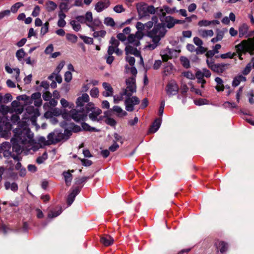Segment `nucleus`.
I'll return each instance as SVG.
<instances>
[{"label":"nucleus","mask_w":254,"mask_h":254,"mask_svg":"<svg viewBox=\"0 0 254 254\" xmlns=\"http://www.w3.org/2000/svg\"><path fill=\"white\" fill-rule=\"evenodd\" d=\"M14 132V137L11 139L13 151L17 154L22 152L27 154L31 150L35 152L39 148V144L34 139V134L27 125H24L22 128H16Z\"/></svg>","instance_id":"nucleus-1"},{"label":"nucleus","mask_w":254,"mask_h":254,"mask_svg":"<svg viewBox=\"0 0 254 254\" xmlns=\"http://www.w3.org/2000/svg\"><path fill=\"white\" fill-rule=\"evenodd\" d=\"M143 36V34L141 31H137L135 34H130L127 37V45L125 49L126 54L127 55L132 54L136 57H139L140 59V62L141 64L143 63V59L136 47L140 45L139 41L142 38Z\"/></svg>","instance_id":"nucleus-2"},{"label":"nucleus","mask_w":254,"mask_h":254,"mask_svg":"<svg viewBox=\"0 0 254 254\" xmlns=\"http://www.w3.org/2000/svg\"><path fill=\"white\" fill-rule=\"evenodd\" d=\"M239 58L242 60L243 54L249 53L251 55L254 54V37L249 40H243L240 44L235 46Z\"/></svg>","instance_id":"nucleus-3"},{"label":"nucleus","mask_w":254,"mask_h":254,"mask_svg":"<svg viewBox=\"0 0 254 254\" xmlns=\"http://www.w3.org/2000/svg\"><path fill=\"white\" fill-rule=\"evenodd\" d=\"M166 32L164 26L162 23L155 25L153 29L148 32V36L152 39H155L159 42L161 38L163 37Z\"/></svg>","instance_id":"nucleus-4"},{"label":"nucleus","mask_w":254,"mask_h":254,"mask_svg":"<svg viewBox=\"0 0 254 254\" xmlns=\"http://www.w3.org/2000/svg\"><path fill=\"white\" fill-rule=\"evenodd\" d=\"M86 113L88 114L89 119L92 121H99L98 118L102 113V110L95 106L92 102H89L85 106Z\"/></svg>","instance_id":"nucleus-5"},{"label":"nucleus","mask_w":254,"mask_h":254,"mask_svg":"<svg viewBox=\"0 0 254 254\" xmlns=\"http://www.w3.org/2000/svg\"><path fill=\"white\" fill-rule=\"evenodd\" d=\"M84 110L79 108L72 109L68 113V120L72 119L75 122L79 123L84 121L87 119V115L84 113Z\"/></svg>","instance_id":"nucleus-6"},{"label":"nucleus","mask_w":254,"mask_h":254,"mask_svg":"<svg viewBox=\"0 0 254 254\" xmlns=\"http://www.w3.org/2000/svg\"><path fill=\"white\" fill-rule=\"evenodd\" d=\"M126 88L123 91V94L126 95H132L136 91L135 77L127 78L126 80Z\"/></svg>","instance_id":"nucleus-7"},{"label":"nucleus","mask_w":254,"mask_h":254,"mask_svg":"<svg viewBox=\"0 0 254 254\" xmlns=\"http://www.w3.org/2000/svg\"><path fill=\"white\" fill-rule=\"evenodd\" d=\"M126 96L125 100L126 110L128 112H132L134 110V106L139 104L140 100L135 96L126 95Z\"/></svg>","instance_id":"nucleus-8"},{"label":"nucleus","mask_w":254,"mask_h":254,"mask_svg":"<svg viewBox=\"0 0 254 254\" xmlns=\"http://www.w3.org/2000/svg\"><path fill=\"white\" fill-rule=\"evenodd\" d=\"M11 147V143L8 142H3L0 145L1 152L3 153V156L5 158L12 157L13 160L17 161L18 160V156L12 154L10 151Z\"/></svg>","instance_id":"nucleus-9"},{"label":"nucleus","mask_w":254,"mask_h":254,"mask_svg":"<svg viewBox=\"0 0 254 254\" xmlns=\"http://www.w3.org/2000/svg\"><path fill=\"white\" fill-rule=\"evenodd\" d=\"M63 135V133L62 132L56 130L50 133L47 136L48 144H56L59 142L64 140Z\"/></svg>","instance_id":"nucleus-10"},{"label":"nucleus","mask_w":254,"mask_h":254,"mask_svg":"<svg viewBox=\"0 0 254 254\" xmlns=\"http://www.w3.org/2000/svg\"><path fill=\"white\" fill-rule=\"evenodd\" d=\"M167 95L169 97L176 95L179 91V86L177 82L171 80L168 82L165 88Z\"/></svg>","instance_id":"nucleus-11"},{"label":"nucleus","mask_w":254,"mask_h":254,"mask_svg":"<svg viewBox=\"0 0 254 254\" xmlns=\"http://www.w3.org/2000/svg\"><path fill=\"white\" fill-rule=\"evenodd\" d=\"M178 54L179 52L177 50L170 48H166L160 52V55L164 62H166L169 59L177 57Z\"/></svg>","instance_id":"nucleus-12"},{"label":"nucleus","mask_w":254,"mask_h":254,"mask_svg":"<svg viewBox=\"0 0 254 254\" xmlns=\"http://www.w3.org/2000/svg\"><path fill=\"white\" fill-rule=\"evenodd\" d=\"M137 10L139 14L142 16L146 15L147 12L153 14L156 11L155 8L153 5H147V4H144L137 7Z\"/></svg>","instance_id":"nucleus-13"},{"label":"nucleus","mask_w":254,"mask_h":254,"mask_svg":"<svg viewBox=\"0 0 254 254\" xmlns=\"http://www.w3.org/2000/svg\"><path fill=\"white\" fill-rule=\"evenodd\" d=\"M89 96L87 93L82 94L81 96H79L76 99V108L84 110V104L86 103H89Z\"/></svg>","instance_id":"nucleus-14"},{"label":"nucleus","mask_w":254,"mask_h":254,"mask_svg":"<svg viewBox=\"0 0 254 254\" xmlns=\"http://www.w3.org/2000/svg\"><path fill=\"white\" fill-rule=\"evenodd\" d=\"M110 5L109 0H100L96 3L94 9L97 12H101L107 8Z\"/></svg>","instance_id":"nucleus-15"},{"label":"nucleus","mask_w":254,"mask_h":254,"mask_svg":"<svg viewBox=\"0 0 254 254\" xmlns=\"http://www.w3.org/2000/svg\"><path fill=\"white\" fill-rule=\"evenodd\" d=\"M60 126L64 128V132L63 133V137L64 140H66L72 135V131L69 128L67 121L61 122L60 123Z\"/></svg>","instance_id":"nucleus-16"},{"label":"nucleus","mask_w":254,"mask_h":254,"mask_svg":"<svg viewBox=\"0 0 254 254\" xmlns=\"http://www.w3.org/2000/svg\"><path fill=\"white\" fill-rule=\"evenodd\" d=\"M26 110L27 113L32 115L31 118V121L32 125L34 126H37L36 118L40 116V113L38 109L37 108L35 109L32 106H29L27 107Z\"/></svg>","instance_id":"nucleus-17"},{"label":"nucleus","mask_w":254,"mask_h":254,"mask_svg":"<svg viewBox=\"0 0 254 254\" xmlns=\"http://www.w3.org/2000/svg\"><path fill=\"white\" fill-rule=\"evenodd\" d=\"M80 191V189L79 187H76L71 190L67 198V203L68 206H70L73 203L76 196Z\"/></svg>","instance_id":"nucleus-18"},{"label":"nucleus","mask_w":254,"mask_h":254,"mask_svg":"<svg viewBox=\"0 0 254 254\" xmlns=\"http://www.w3.org/2000/svg\"><path fill=\"white\" fill-rule=\"evenodd\" d=\"M249 26L246 23L242 24L239 28V37H246L248 38L250 36L248 33Z\"/></svg>","instance_id":"nucleus-19"},{"label":"nucleus","mask_w":254,"mask_h":254,"mask_svg":"<svg viewBox=\"0 0 254 254\" xmlns=\"http://www.w3.org/2000/svg\"><path fill=\"white\" fill-rule=\"evenodd\" d=\"M165 23L166 27L168 28H171L174 27L175 24L182 23V21L180 20L174 19L171 16H167L165 17Z\"/></svg>","instance_id":"nucleus-20"},{"label":"nucleus","mask_w":254,"mask_h":254,"mask_svg":"<svg viewBox=\"0 0 254 254\" xmlns=\"http://www.w3.org/2000/svg\"><path fill=\"white\" fill-rule=\"evenodd\" d=\"M230 65L229 64H218L213 67L212 70L218 73H221L226 70Z\"/></svg>","instance_id":"nucleus-21"},{"label":"nucleus","mask_w":254,"mask_h":254,"mask_svg":"<svg viewBox=\"0 0 254 254\" xmlns=\"http://www.w3.org/2000/svg\"><path fill=\"white\" fill-rule=\"evenodd\" d=\"M52 111L53 113V116L57 117L62 115V117L64 119L66 120V121L68 120V113L66 112L65 110H64L63 112H62V111L60 109L54 108L52 109Z\"/></svg>","instance_id":"nucleus-22"},{"label":"nucleus","mask_w":254,"mask_h":254,"mask_svg":"<svg viewBox=\"0 0 254 254\" xmlns=\"http://www.w3.org/2000/svg\"><path fill=\"white\" fill-rule=\"evenodd\" d=\"M198 34L203 38H207L212 37L214 35V32L211 29H200L198 30Z\"/></svg>","instance_id":"nucleus-23"},{"label":"nucleus","mask_w":254,"mask_h":254,"mask_svg":"<svg viewBox=\"0 0 254 254\" xmlns=\"http://www.w3.org/2000/svg\"><path fill=\"white\" fill-rule=\"evenodd\" d=\"M161 121L162 120L161 118L155 119L149 129V132L155 133L156 132L160 127Z\"/></svg>","instance_id":"nucleus-24"},{"label":"nucleus","mask_w":254,"mask_h":254,"mask_svg":"<svg viewBox=\"0 0 254 254\" xmlns=\"http://www.w3.org/2000/svg\"><path fill=\"white\" fill-rule=\"evenodd\" d=\"M102 85L106 90L103 92V95L105 97L112 96L113 94V89L111 85L108 83L103 82Z\"/></svg>","instance_id":"nucleus-25"},{"label":"nucleus","mask_w":254,"mask_h":254,"mask_svg":"<svg viewBox=\"0 0 254 254\" xmlns=\"http://www.w3.org/2000/svg\"><path fill=\"white\" fill-rule=\"evenodd\" d=\"M101 242L105 246H109L112 245L114 239L109 235H104L101 238Z\"/></svg>","instance_id":"nucleus-26"},{"label":"nucleus","mask_w":254,"mask_h":254,"mask_svg":"<svg viewBox=\"0 0 254 254\" xmlns=\"http://www.w3.org/2000/svg\"><path fill=\"white\" fill-rule=\"evenodd\" d=\"M12 112H15V114H21L23 112V108L20 106L18 101L14 100L12 102L11 104Z\"/></svg>","instance_id":"nucleus-27"},{"label":"nucleus","mask_w":254,"mask_h":254,"mask_svg":"<svg viewBox=\"0 0 254 254\" xmlns=\"http://www.w3.org/2000/svg\"><path fill=\"white\" fill-rule=\"evenodd\" d=\"M87 26L89 27L92 31H95L96 27H100L102 26L101 21L98 19H93L91 23H87Z\"/></svg>","instance_id":"nucleus-28"},{"label":"nucleus","mask_w":254,"mask_h":254,"mask_svg":"<svg viewBox=\"0 0 254 254\" xmlns=\"http://www.w3.org/2000/svg\"><path fill=\"white\" fill-rule=\"evenodd\" d=\"M6 176L7 178L16 179L17 178V174L14 172V166L10 165L9 168L6 170Z\"/></svg>","instance_id":"nucleus-29"},{"label":"nucleus","mask_w":254,"mask_h":254,"mask_svg":"<svg viewBox=\"0 0 254 254\" xmlns=\"http://www.w3.org/2000/svg\"><path fill=\"white\" fill-rule=\"evenodd\" d=\"M215 81L217 83L215 87L216 90L218 92L223 91L224 90L223 80L220 77H217L215 78Z\"/></svg>","instance_id":"nucleus-30"},{"label":"nucleus","mask_w":254,"mask_h":254,"mask_svg":"<svg viewBox=\"0 0 254 254\" xmlns=\"http://www.w3.org/2000/svg\"><path fill=\"white\" fill-rule=\"evenodd\" d=\"M193 42L197 46H198V49L200 51V53H203L205 52V49L202 46L203 45L202 41L198 37H195L193 38Z\"/></svg>","instance_id":"nucleus-31"},{"label":"nucleus","mask_w":254,"mask_h":254,"mask_svg":"<svg viewBox=\"0 0 254 254\" xmlns=\"http://www.w3.org/2000/svg\"><path fill=\"white\" fill-rule=\"evenodd\" d=\"M246 80V78L242 75H239L235 77L232 82V86L234 87L238 86L241 82H245Z\"/></svg>","instance_id":"nucleus-32"},{"label":"nucleus","mask_w":254,"mask_h":254,"mask_svg":"<svg viewBox=\"0 0 254 254\" xmlns=\"http://www.w3.org/2000/svg\"><path fill=\"white\" fill-rule=\"evenodd\" d=\"M9 112L8 107L1 105L0 106V123L3 120V117Z\"/></svg>","instance_id":"nucleus-33"},{"label":"nucleus","mask_w":254,"mask_h":254,"mask_svg":"<svg viewBox=\"0 0 254 254\" xmlns=\"http://www.w3.org/2000/svg\"><path fill=\"white\" fill-rule=\"evenodd\" d=\"M4 187L6 190L10 189L14 192L18 190V185L15 183H10L9 182H6L4 183Z\"/></svg>","instance_id":"nucleus-34"},{"label":"nucleus","mask_w":254,"mask_h":254,"mask_svg":"<svg viewBox=\"0 0 254 254\" xmlns=\"http://www.w3.org/2000/svg\"><path fill=\"white\" fill-rule=\"evenodd\" d=\"M113 111L117 113L119 117L126 116L127 114L125 111L123 110L121 107L118 106H114L113 107Z\"/></svg>","instance_id":"nucleus-35"},{"label":"nucleus","mask_w":254,"mask_h":254,"mask_svg":"<svg viewBox=\"0 0 254 254\" xmlns=\"http://www.w3.org/2000/svg\"><path fill=\"white\" fill-rule=\"evenodd\" d=\"M196 77L198 80V82L201 84V87H204V84L206 81L203 79V75L202 71L198 70L196 72Z\"/></svg>","instance_id":"nucleus-36"},{"label":"nucleus","mask_w":254,"mask_h":254,"mask_svg":"<svg viewBox=\"0 0 254 254\" xmlns=\"http://www.w3.org/2000/svg\"><path fill=\"white\" fill-rule=\"evenodd\" d=\"M45 6L47 10L51 12L54 11L57 8V5L55 2L49 0L46 2Z\"/></svg>","instance_id":"nucleus-37"},{"label":"nucleus","mask_w":254,"mask_h":254,"mask_svg":"<svg viewBox=\"0 0 254 254\" xmlns=\"http://www.w3.org/2000/svg\"><path fill=\"white\" fill-rule=\"evenodd\" d=\"M163 7V9H160V12L162 13L163 15H165V13L163 12L164 10L166 13L169 14H173L175 12H178L179 11L175 7L171 8L168 6H164Z\"/></svg>","instance_id":"nucleus-38"},{"label":"nucleus","mask_w":254,"mask_h":254,"mask_svg":"<svg viewBox=\"0 0 254 254\" xmlns=\"http://www.w3.org/2000/svg\"><path fill=\"white\" fill-rule=\"evenodd\" d=\"M125 68L127 73H130L132 75L131 77H136L137 71L136 68L134 66V65L131 66V67H129L127 65Z\"/></svg>","instance_id":"nucleus-39"},{"label":"nucleus","mask_w":254,"mask_h":254,"mask_svg":"<svg viewBox=\"0 0 254 254\" xmlns=\"http://www.w3.org/2000/svg\"><path fill=\"white\" fill-rule=\"evenodd\" d=\"M158 22V17L156 16H153L152 17V21L147 22L144 24L145 28L146 27L147 29H149L152 27L154 23H156Z\"/></svg>","instance_id":"nucleus-40"},{"label":"nucleus","mask_w":254,"mask_h":254,"mask_svg":"<svg viewBox=\"0 0 254 254\" xmlns=\"http://www.w3.org/2000/svg\"><path fill=\"white\" fill-rule=\"evenodd\" d=\"M228 244L224 242H220L217 246L221 253L225 252L228 249Z\"/></svg>","instance_id":"nucleus-41"},{"label":"nucleus","mask_w":254,"mask_h":254,"mask_svg":"<svg viewBox=\"0 0 254 254\" xmlns=\"http://www.w3.org/2000/svg\"><path fill=\"white\" fill-rule=\"evenodd\" d=\"M227 31L226 28H224L222 30L217 29L216 30V36L217 38L221 41L224 37L225 33Z\"/></svg>","instance_id":"nucleus-42"},{"label":"nucleus","mask_w":254,"mask_h":254,"mask_svg":"<svg viewBox=\"0 0 254 254\" xmlns=\"http://www.w3.org/2000/svg\"><path fill=\"white\" fill-rule=\"evenodd\" d=\"M62 212V208L59 207L58 210L55 211L53 210L50 211V212L48 214V217L49 218H53L59 216Z\"/></svg>","instance_id":"nucleus-43"},{"label":"nucleus","mask_w":254,"mask_h":254,"mask_svg":"<svg viewBox=\"0 0 254 254\" xmlns=\"http://www.w3.org/2000/svg\"><path fill=\"white\" fill-rule=\"evenodd\" d=\"M64 176V177L65 182L66 185L67 186H69L70 185L71 180H72V175L69 172H64L63 173Z\"/></svg>","instance_id":"nucleus-44"},{"label":"nucleus","mask_w":254,"mask_h":254,"mask_svg":"<svg viewBox=\"0 0 254 254\" xmlns=\"http://www.w3.org/2000/svg\"><path fill=\"white\" fill-rule=\"evenodd\" d=\"M104 24L107 26L114 27L115 25V22L113 18L108 17L104 19Z\"/></svg>","instance_id":"nucleus-45"},{"label":"nucleus","mask_w":254,"mask_h":254,"mask_svg":"<svg viewBox=\"0 0 254 254\" xmlns=\"http://www.w3.org/2000/svg\"><path fill=\"white\" fill-rule=\"evenodd\" d=\"M237 55L236 53H232L231 52L225 54H222L220 55V57L222 59H233Z\"/></svg>","instance_id":"nucleus-46"},{"label":"nucleus","mask_w":254,"mask_h":254,"mask_svg":"<svg viewBox=\"0 0 254 254\" xmlns=\"http://www.w3.org/2000/svg\"><path fill=\"white\" fill-rule=\"evenodd\" d=\"M69 128L71 129L72 132H78L82 130L81 127L78 125H76L73 123L68 124Z\"/></svg>","instance_id":"nucleus-47"},{"label":"nucleus","mask_w":254,"mask_h":254,"mask_svg":"<svg viewBox=\"0 0 254 254\" xmlns=\"http://www.w3.org/2000/svg\"><path fill=\"white\" fill-rule=\"evenodd\" d=\"M66 38L72 43H75L77 41V37L74 34L67 33L66 34Z\"/></svg>","instance_id":"nucleus-48"},{"label":"nucleus","mask_w":254,"mask_h":254,"mask_svg":"<svg viewBox=\"0 0 254 254\" xmlns=\"http://www.w3.org/2000/svg\"><path fill=\"white\" fill-rule=\"evenodd\" d=\"M70 24L71 25L72 29L75 31L77 32L80 30V29H81L80 24L77 21H75L74 20H71L70 22Z\"/></svg>","instance_id":"nucleus-49"},{"label":"nucleus","mask_w":254,"mask_h":254,"mask_svg":"<svg viewBox=\"0 0 254 254\" xmlns=\"http://www.w3.org/2000/svg\"><path fill=\"white\" fill-rule=\"evenodd\" d=\"M25 55V52L23 49H20L16 52V57L18 61H21Z\"/></svg>","instance_id":"nucleus-50"},{"label":"nucleus","mask_w":254,"mask_h":254,"mask_svg":"<svg viewBox=\"0 0 254 254\" xmlns=\"http://www.w3.org/2000/svg\"><path fill=\"white\" fill-rule=\"evenodd\" d=\"M180 61L182 64L185 68H189L190 67V61L186 57H181L180 58Z\"/></svg>","instance_id":"nucleus-51"},{"label":"nucleus","mask_w":254,"mask_h":254,"mask_svg":"<svg viewBox=\"0 0 254 254\" xmlns=\"http://www.w3.org/2000/svg\"><path fill=\"white\" fill-rule=\"evenodd\" d=\"M48 158V154L46 152H45L41 156H39L36 159V162L41 164L43 163Z\"/></svg>","instance_id":"nucleus-52"},{"label":"nucleus","mask_w":254,"mask_h":254,"mask_svg":"<svg viewBox=\"0 0 254 254\" xmlns=\"http://www.w3.org/2000/svg\"><path fill=\"white\" fill-rule=\"evenodd\" d=\"M194 104L197 106H201L203 105H207L209 104V101L205 99H198L194 100Z\"/></svg>","instance_id":"nucleus-53"},{"label":"nucleus","mask_w":254,"mask_h":254,"mask_svg":"<svg viewBox=\"0 0 254 254\" xmlns=\"http://www.w3.org/2000/svg\"><path fill=\"white\" fill-rule=\"evenodd\" d=\"M86 24L87 23H91L93 20L92 13L90 11H87L84 15Z\"/></svg>","instance_id":"nucleus-54"},{"label":"nucleus","mask_w":254,"mask_h":254,"mask_svg":"<svg viewBox=\"0 0 254 254\" xmlns=\"http://www.w3.org/2000/svg\"><path fill=\"white\" fill-rule=\"evenodd\" d=\"M23 5V4L21 2H16L14 4L11 6L10 8V12H12L13 13H15L17 11L18 9Z\"/></svg>","instance_id":"nucleus-55"},{"label":"nucleus","mask_w":254,"mask_h":254,"mask_svg":"<svg viewBox=\"0 0 254 254\" xmlns=\"http://www.w3.org/2000/svg\"><path fill=\"white\" fill-rule=\"evenodd\" d=\"M90 95L92 98H98L99 95V91L98 88H92L90 92Z\"/></svg>","instance_id":"nucleus-56"},{"label":"nucleus","mask_w":254,"mask_h":254,"mask_svg":"<svg viewBox=\"0 0 254 254\" xmlns=\"http://www.w3.org/2000/svg\"><path fill=\"white\" fill-rule=\"evenodd\" d=\"M152 43L149 44L147 46L146 48L150 50H153L155 49L158 45L159 42H157L155 39H152Z\"/></svg>","instance_id":"nucleus-57"},{"label":"nucleus","mask_w":254,"mask_h":254,"mask_svg":"<svg viewBox=\"0 0 254 254\" xmlns=\"http://www.w3.org/2000/svg\"><path fill=\"white\" fill-rule=\"evenodd\" d=\"M49 23L48 22H46L43 25V26L41 29V32H40L41 35L43 36L46 33L48 32V29H49Z\"/></svg>","instance_id":"nucleus-58"},{"label":"nucleus","mask_w":254,"mask_h":254,"mask_svg":"<svg viewBox=\"0 0 254 254\" xmlns=\"http://www.w3.org/2000/svg\"><path fill=\"white\" fill-rule=\"evenodd\" d=\"M93 32V36L95 38L104 37L106 34V32L105 30H100L99 31H94Z\"/></svg>","instance_id":"nucleus-59"},{"label":"nucleus","mask_w":254,"mask_h":254,"mask_svg":"<svg viewBox=\"0 0 254 254\" xmlns=\"http://www.w3.org/2000/svg\"><path fill=\"white\" fill-rule=\"evenodd\" d=\"M198 25L199 27H208L211 25L210 21L205 19L200 20L198 22Z\"/></svg>","instance_id":"nucleus-60"},{"label":"nucleus","mask_w":254,"mask_h":254,"mask_svg":"<svg viewBox=\"0 0 254 254\" xmlns=\"http://www.w3.org/2000/svg\"><path fill=\"white\" fill-rule=\"evenodd\" d=\"M126 94H123V92L120 95H116L114 96V102L115 103H118L120 101H122L124 99L123 96Z\"/></svg>","instance_id":"nucleus-61"},{"label":"nucleus","mask_w":254,"mask_h":254,"mask_svg":"<svg viewBox=\"0 0 254 254\" xmlns=\"http://www.w3.org/2000/svg\"><path fill=\"white\" fill-rule=\"evenodd\" d=\"M61 104L64 108L69 107L70 108H71L74 107L73 104L72 103L69 104V103L64 98H62L61 100Z\"/></svg>","instance_id":"nucleus-62"},{"label":"nucleus","mask_w":254,"mask_h":254,"mask_svg":"<svg viewBox=\"0 0 254 254\" xmlns=\"http://www.w3.org/2000/svg\"><path fill=\"white\" fill-rule=\"evenodd\" d=\"M223 106L225 108H236L237 107V105L234 103H231L230 102H225L223 104Z\"/></svg>","instance_id":"nucleus-63"},{"label":"nucleus","mask_w":254,"mask_h":254,"mask_svg":"<svg viewBox=\"0 0 254 254\" xmlns=\"http://www.w3.org/2000/svg\"><path fill=\"white\" fill-rule=\"evenodd\" d=\"M166 66L164 67V72L166 73V74L170 73L171 71L173 69V65L170 63H167Z\"/></svg>","instance_id":"nucleus-64"}]
</instances>
